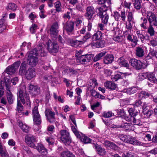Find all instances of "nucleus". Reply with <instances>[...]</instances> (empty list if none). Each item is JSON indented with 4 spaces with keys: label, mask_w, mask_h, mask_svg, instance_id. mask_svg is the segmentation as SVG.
<instances>
[{
    "label": "nucleus",
    "mask_w": 157,
    "mask_h": 157,
    "mask_svg": "<svg viewBox=\"0 0 157 157\" xmlns=\"http://www.w3.org/2000/svg\"><path fill=\"white\" fill-rule=\"evenodd\" d=\"M18 124L19 127L22 129L23 131L25 132H28L29 131V127L26 124H23L21 121H19L18 122Z\"/></svg>",
    "instance_id": "nucleus-34"
},
{
    "label": "nucleus",
    "mask_w": 157,
    "mask_h": 157,
    "mask_svg": "<svg viewBox=\"0 0 157 157\" xmlns=\"http://www.w3.org/2000/svg\"><path fill=\"white\" fill-rule=\"evenodd\" d=\"M67 74L69 76H71L72 75H75L77 72L76 70H75L71 68H69L67 69Z\"/></svg>",
    "instance_id": "nucleus-48"
},
{
    "label": "nucleus",
    "mask_w": 157,
    "mask_h": 157,
    "mask_svg": "<svg viewBox=\"0 0 157 157\" xmlns=\"http://www.w3.org/2000/svg\"><path fill=\"white\" fill-rule=\"evenodd\" d=\"M147 32L150 36H152L154 35V31L153 28L152 27V25H150L148 29Z\"/></svg>",
    "instance_id": "nucleus-57"
},
{
    "label": "nucleus",
    "mask_w": 157,
    "mask_h": 157,
    "mask_svg": "<svg viewBox=\"0 0 157 157\" xmlns=\"http://www.w3.org/2000/svg\"><path fill=\"white\" fill-rule=\"evenodd\" d=\"M91 46L93 47V48H102L105 45V42L104 41H100L99 42H97L96 43H92L90 44Z\"/></svg>",
    "instance_id": "nucleus-31"
},
{
    "label": "nucleus",
    "mask_w": 157,
    "mask_h": 157,
    "mask_svg": "<svg viewBox=\"0 0 157 157\" xmlns=\"http://www.w3.org/2000/svg\"><path fill=\"white\" fill-rule=\"evenodd\" d=\"M91 37V34L90 33L88 32L86 35L83 36V39H82V41H84V44L86 41L88 39H89Z\"/></svg>",
    "instance_id": "nucleus-55"
},
{
    "label": "nucleus",
    "mask_w": 157,
    "mask_h": 157,
    "mask_svg": "<svg viewBox=\"0 0 157 157\" xmlns=\"http://www.w3.org/2000/svg\"><path fill=\"white\" fill-rule=\"evenodd\" d=\"M6 24H0V33H1L6 28Z\"/></svg>",
    "instance_id": "nucleus-64"
},
{
    "label": "nucleus",
    "mask_w": 157,
    "mask_h": 157,
    "mask_svg": "<svg viewBox=\"0 0 157 157\" xmlns=\"http://www.w3.org/2000/svg\"><path fill=\"white\" fill-rule=\"evenodd\" d=\"M56 11L58 12H60L61 8L60 7L61 6V3L59 1H57L54 3Z\"/></svg>",
    "instance_id": "nucleus-44"
},
{
    "label": "nucleus",
    "mask_w": 157,
    "mask_h": 157,
    "mask_svg": "<svg viewBox=\"0 0 157 157\" xmlns=\"http://www.w3.org/2000/svg\"><path fill=\"white\" fill-rule=\"evenodd\" d=\"M28 56V62L32 67L35 66L38 61V54L36 50H32L27 54Z\"/></svg>",
    "instance_id": "nucleus-1"
},
{
    "label": "nucleus",
    "mask_w": 157,
    "mask_h": 157,
    "mask_svg": "<svg viewBox=\"0 0 157 157\" xmlns=\"http://www.w3.org/2000/svg\"><path fill=\"white\" fill-rule=\"evenodd\" d=\"M107 9L105 8L103 9L102 7H100L98 9L97 11L100 17L101 18L102 22L104 24L107 23L109 18L108 15L107 13Z\"/></svg>",
    "instance_id": "nucleus-5"
},
{
    "label": "nucleus",
    "mask_w": 157,
    "mask_h": 157,
    "mask_svg": "<svg viewBox=\"0 0 157 157\" xmlns=\"http://www.w3.org/2000/svg\"><path fill=\"white\" fill-rule=\"evenodd\" d=\"M118 62L120 65L126 67L128 66L127 60H125L123 57L120 58L118 60Z\"/></svg>",
    "instance_id": "nucleus-37"
},
{
    "label": "nucleus",
    "mask_w": 157,
    "mask_h": 157,
    "mask_svg": "<svg viewBox=\"0 0 157 157\" xmlns=\"http://www.w3.org/2000/svg\"><path fill=\"white\" fill-rule=\"evenodd\" d=\"M47 49H57L58 45L55 43H52L51 40H48L47 42Z\"/></svg>",
    "instance_id": "nucleus-29"
},
{
    "label": "nucleus",
    "mask_w": 157,
    "mask_h": 157,
    "mask_svg": "<svg viewBox=\"0 0 157 157\" xmlns=\"http://www.w3.org/2000/svg\"><path fill=\"white\" fill-rule=\"evenodd\" d=\"M25 76L28 80H30L36 76L35 70L33 68H29L26 72Z\"/></svg>",
    "instance_id": "nucleus-18"
},
{
    "label": "nucleus",
    "mask_w": 157,
    "mask_h": 157,
    "mask_svg": "<svg viewBox=\"0 0 157 157\" xmlns=\"http://www.w3.org/2000/svg\"><path fill=\"white\" fill-rule=\"evenodd\" d=\"M93 58L91 54H86L82 55L77 58L76 62L78 64H85L90 62Z\"/></svg>",
    "instance_id": "nucleus-6"
},
{
    "label": "nucleus",
    "mask_w": 157,
    "mask_h": 157,
    "mask_svg": "<svg viewBox=\"0 0 157 157\" xmlns=\"http://www.w3.org/2000/svg\"><path fill=\"white\" fill-rule=\"evenodd\" d=\"M104 86L106 88L111 90H115L117 87V84L111 81L105 82Z\"/></svg>",
    "instance_id": "nucleus-21"
},
{
    "label": "nucleus",
    "mask_w": 157,
    "mask_h": 157,
    "mask_svg": "<svg viewBox=\"0 0 157 157\" xmlns=\"http://www.w3.org/2000/svg\"><path fill=\"white\" fill-rule=\"evenodd\" d=\"M104 33L101 31H97L92 36V39L93 41L101 40L102 39V35Z\"/></svg>",
    "instance_id": "nucleus-22"
},
{
    "label": "nucleus",
    "mask_w": 157,
    "mask_h": 157,
    "mask_svg": "<svg viewBox=\"0 0 157 157\" xmlns=\"http://www.w3.org/2000/svg\"><path fill=\"white\" fill-rule=\"evenodd\" d=\"M26 87L23 86L19 90L17 94V96L20 98L22 103L24 104L25 103V100L27 104L28 105H30V102L29 94L26 92Z\"/></svg>",
    "instance_id": "nucleus-2"
},
{
    "label": "nucleus",
    "mask_w": 157,
    "mask_h": 157,
    "mask_svg": "<svg viewBox=\"0 0 157 157\" xmlns=\"http://www.w3.org/2000/svg\"><path fill=\"white\" fill-rule=\"evenodd\" d=\"M47 120L50 123H54L56 121V114L49 109H46L44 112Z\"/></svg>",
    "instance_id": "nucleus-7"
},
{
    "label": "nucleus",
    "mask_w": 157,
    "mask_h": 157,
    "mask_svg": "<svg viewBox=\"0 0 157 157\" xmlns=\"http://www.w3.org/2000/svg\"><path fill=\"white\" fill-rule=\"evenodd\" d=\"M32 114L34 122L36 124H40L41 123V120L37 106L34 107L32 110Z\"/></svg>",
    "instance_id": "nucleus-8"
},
{
    "label": "nucleus",
    "mask_w": 157,
    "mask_h": 157,
    "mask_svg": "<svg viewBox=\"0 0 157 157\" xmlns=\"http://www.w3.org/2000/svg\"><path fill=\"white\" fill-rule=\"evenodd\" d=\"M83 44L84 41H82V40H73L71 42V46L75 48L79 47Z\"/></svg>",
    "instance_id": "nucleus-33"
},
{
    "label": "nucleus",
    "mask_w": 157,
    "mask_h": 157,
    "mask_svg": "<svg viewBox=\"0 0 157 157\" xmlns=\"http://www.w3.org/2000/svg\"><path fill=\"white\" fill-rule=\"evenodd\" d=\"M128 112L129 113V115H128V126L134 125L140 126L142 125V122L139 120H135L134 117L136 116V114L134 112L133 109L132 108H130Z\"/></svg>",
    "instance_id": "nucleus-3"
},
{
    "label": "nucleus",
    "mask_w": 157,
    "mask_h": 157,
    "mask_svg": "<svg viewBox=\"0 0 157 157\" xmlns=\"http://www.w3.org/2000/svg\"><path fill=\"white\" fill-rule=\"evenodd\" d=\"M0 154L2 157H5L7 154L6 150L4 149L2 146L0 144Z\"/></svg>",
    "instance_id": "nucleus-45"
},
{
    "label": "nucleus",
    "mask_w": 157,
    "mask_h": 157,
    "mask_svg": "<svg viewBox=\"0 0 157 157\" xmlns=\"http://www.w3.org/2000/svg\"><path fill=\"white\" fill-rule=\"evenodd\" d=\"M7 17V14L6 13H5L2 15V17L0 20V24H6V23H4V21Z\"/></svg>",
    "instance_id": "nucleus-58"
},
{
    "label": "nucleus",
    "mask_w": 157,
    "mask_h": 157,
    "mask_svg": "<svg viewBox=\"0 0 157 157\" xmlns=\"http://www.w3.org/2000/svg\"><path fill=\"white\" fill-rule=\"evenodd\" d=\"M137 89L135 87H132L128 88V94H131L135 93L137 91Z\"/></svg>",
    "instance_id": "nucleus-51"
},
{
    "label": "nucleus",
    "mask_w": 157,
    "mask_h": 157,
    "mask_svg": "<svg viewBox=\"0 0 157 157\" xmlns=\"http://www.w3.org/2000/svg\"><path fill=\"white\" fill-rule=\"evenodd\" d=\"M117 114L119 117H123L125 116V113L123 109H117L116 110Z\"/></svg>",
    "instance_id": "nucleus-49"
},
{
    "label": "nucleus",
    "mask_w": 157,
    "mask_h": 157,
    "mask_svg": "<svg viewBox=\"0 0 157 157\" xmlns=\"http://www.w3.org/2000/svg\"><path fill=\"white\" fill-rule=\"evenodd\" d=\"M60 139L61 141L66 145L69 144L71 142V139L69 132L66 130L60 131Z\"/></svg>",
    "instance_id": "nucleus-4"
},
{
    "label": "nucleus",
    "mask_w": 157,
    "mask_h": 157,
    "mask_svg": "<svg viewBox=\"0 0 157 157\" xmlns=\"http://www.w3.org/2000/svg\"><path fill=\"white\" fill-rule=\"evenodd\" d=\"M17 8V6L15 4L11 3L7 5L6 9L8 10H10L14 11L16 10Z\"/></svg>",
    "instance_id": "nucleus-36"
},
{
    "label": "nucleus",
    "mask_w": 157,
    "mask_h": 157,
    "mask_svg": "<svg viewBox=\"0 0 157 157\" xmlns=\"http://www.w3.org/2000/svg\"><path fill=\"white\" fill-rule=\"evenodd\" d=\"M79 138L80 140L84 143L87 144L90 142L91 139L85 136L82 133H80L79 136L77 137Z\"/></svg>",
    "instance_id": "nucleus-25"
},
{
    "label": "nucleus",
    "mask_w": 157,
    "mask_h": 157,
    "mask_svg": "<svg viewBox=\"0 0 157 157\" xmlns=\"http://www.w3.org/2000/svg\"><path fill=\"white\" fill-rule=\"evenodd\" d=\"M104 5L101 7H102L103 9L106 8L107 9L108 8H110V6L111 4V0H105V3H104Z\"/></svg>",
    "instance_id": "nucleus-43"
},
{
    "label": "nucleus",
    "mask_w": 157,
    "mask_h": 157,
    "mask_svg": "<svg viewBox=\"0 0 157 157\" xmlns=\"http://www.w3.org/2000/svg\"><path fill=\"white\" fill-rule=\"evenodd\" d=\"M21 49H30L31 48V44L29 42H24L21 46Z\"/></svg>",
    "instance_id": "nucleus-41"
},
{
    "label": "nucleus",
    "mask_w": 157,
    "mask_h": 157,
    "mask_svg": "<svg viewBox=\"0 0 157 157\" xmlns=\"http://www.w3.org/2000/svg\"><path fill=\"white\" fill-rule=\"evenodd\" d=\"M113 16L115 20L118 21L120 19V14L117 12L116 11L114 12Z\"/></svg>",
    "instance_id": "nucleus-61"
},
{
    "label": "nucleus",
    "mask_w": 157,
    "mask_h": 157,
    "mask_svg": "<svg viewBox=\"0 0 157 157\" xmlns=\"http://www.w3.org/2000/svg\"><path fill=\"white\" fill-rule=\"evenodd\" d=\"M17 112L16 113V115L17 117H22L25 114L26 116L28 115L29 113L28 111H26L25 113L22 111L23 109V106L20 103V101L17 100Z\"/></svg>",
    "instance_id": "nucleus-10"
},
{
    "label": "nucleus",
    "mask_w": 157,
    "mask_h": 157,
    "mask_svg": "<svg viewBox=\"0 0 157 157\" xmlns=\"http://www.w3.org/2000/svg\"><path fill=\"white\" fill-rule=\"evenodd\" d=\"M74 23L72 21H67L63 26V31L67 33H72L74 30Z\"/></svg>",
    "instance_id": "nucleus-14"
},
{
    "label": "nucleus",
    "mask_w": 157,
    "mask_h": 157,
    "mask_svg": "<svg viewBox=\"0 0 157 157\" xmlns=\"http://www.w3.org/2000/svg\"><path fill=\"white\" fill-rule=\"evenodd\" d=\"M133 105H135L136 107H139L141 106H144L143 108H145L147 105H145V104L144 103H142L140 100L136 101Z\"/></svg>",
    "instance_id": "nucleus-46"
},
{
    "label": "nucleus",
    "mask_w": 157,
    "mask_h": 157,
    "mask_svg": "<svg viewBox=\"0 0 157 157\" xmlns=\"http://www.w3.org/2000/svg\"><path fill=\"white\" fill-rule=\"evenodd\" d=\"M29 92L33 96H36L40 93V88L36 85L30 84L29 87Z\"/></svg>",
    "instance_id": "nucleus-15"
},
{
    "label": "nucleus",
    "mask_w": 157,
    "mask_h": 157,
    "mask_svg": "<svg viewBox=\"0 0 157 157\" xmlns=\"http://www.w3.org/2000/svg\"><path fill=\"white\" fill-rule=\"evenodd\" d=\"M134 18L133 17L132 14V12H129L128 14V21H129L130 28L134 25L133 21Z\"/></svg>",
    "instance_id": "nucleus-40"
},
{
    "label": "nucleus",
    "mask_w": 157,
    "mask_h": 157,
    "mask_svg": "<svg viewBox=\"0 0 157 157\" xmlns=\"http://www.w3.org/2000/svg\"><path fill=\"white\" fill-rule=\"evenodd\" d=\"M103 116L105 117H112V113L111 112L109 111L107 112H104L103 113Z\"/></svg>",
    "instance_id": "nucleus-59"
},
{
    "label": "nucleus",
    "mask_w": 157,
    "mask_h": 157,
    "mask_svg": "<svg viewBox=\"0 0 157 157\" xmlns=\"http://www.w3.org/2000/svg\"><path fill=\"white\" fill-rule=\"evenodd\" d=\"M104 145L106 147H109L112 149H115L116 147L114 144L108 140H106L104 142Z\"/></svg>",
    "instance_id": "nucleus-38"
},
{
    "label": "nucleus",
    "mask_w": 157,
    "mask_h": 157,
    "mask_svg": "<svg viewBox=\"0 0 157 157\" xmlns=\"http://www.w3.org/2000/svg\"><path fill=\"white\" fill-rule=\"evenodd\" d=\"M136 54L138 57H141L144 56V51L143 50H136Z\"/></svg>",
    "instance_id": "nucleus-50"
},
{
    "label": "nucleus",
    "mask_w": 157,
    "mask_h": 157,
    "mask_svg": "<svg viewBox=\"0 0 157 157\" xmlns=\"http://www.w3.org/2000/svg\"><path fill=\"white\" fill-rule=\"evenodd\" d=\"M133 39H132V37L131 35H128V44H131V46L132 47H135L136 44V43L137 41V38L136 37L134 36H133Z\"/></svg>",
    "instance_id": "nucleus-28"
},
{
    "label": "nucleus",
    "mask_w": 157,
    "mask_h": 157,
    "mask_svg": "<svg viewBox=\"0 0 157 157\" xmlns=\"http://www.w3.org/2000/svg\"><path fill=\"white\" fill-rule=\"evenodd\" d=\"M61 157H75L71 152L68 151H64L61 153Z\"/></svg>",
    "instance_id": "nucleus-35"
},
{
    "label": "nucleus",
    "mask_w": 157,
    "mask_h": 157,
    "mask_svg": "<svg viewBox=\"0 0 157 157\" xmlns=\"http://www.w3.org/2000/svg\"><path fill=\"white\" fill-rule=\"evenodd\" d=\"M120 139L123 141L127 142H128V137L127 135H122L120 136Z\"/></svg>",
    "instance_id": "nucleus-62"
},
{
    "label": "nucleus",
    "mask_w": 157,
    "mask_h": 157,
    "mask_svg": "<svg viewBox=\"0 0 157 157\" xmlns=\"http://www.w3.org/2000/svg\"><path fill=\"white\" fill-rule=\"evenodd\" d=\"M90 82L91 83H92V84L90 85V86L91 87V88H94L95 86L98 85L97 80L95 78H93L90 80Z\"/></svg>",
    "instance_id": "nucleus-53"
},
{
    "label": "nucleus",
    "mask_w": 157,
    "mask_h": 157,
    "mask_svg": "<svg viewBox=\"0 0 157 157\" xmlns=\"http://www.w3.org/2000/svg\"><path fill=\"white\" fill-rule=\"evenodd\" d=\"M129 143L134 145L143 146L144 145L143 143L140 142L135 138L133 137H130Z\"/></svg>",
    "instance_id": "nucleus-30"
},
{
    "label": "nucleus",
    "mask_w": 157,
    "mask_h": 157,
    "mask_svg": "<svg viewBox=\"0 0 157 157\" xmlns=\"http://www.w3.org/2000/svg\"><path fill=\"white\" fill-rule=\"evenodd\" d=\"M121 75L119 74H116L114 76H112L111 77L112 80L114 82L117 81L119 79L121 78Z\"/></svg>",
    "instance_id": "nucleus-56"
},
{
    "label": "nucleus",
    "mask_w": 157,
    "mask_h": 157,
    "mask_svg": "<svg viewBox=\"0 0 157 157\" xmlns=\"http://www.w3.org/2000/svg\"><path fill=\"white\" fill-rule=\"evenodd\" d=\"M25 140L28 145L31 147H35V143H36L35 138L33 136L27 135L25 137Z\"/></svg>",
    "instance_id": "nucleus-16"
},
{
    "label": "nucleus",
    "mask_w": 157,
    "mask_h": 157,
    "mask_svg": "<svg viewBox=\"0 0 157 157\" xmlns=\"http://www.w3.org/2000/svg\"><path fill=\"white\" fill-rule=\"evenodd\" d=\"M147 72L140 74L138 76V79L140 80H142L145 78H147Z\"/></svg>",
    "instance_id": "nucleus-52"
},
{
    "label": "nucleus",
    "mask_w": 157,
    "mask_h": 157,
    "mask_svg": "<svg viewBox=\"0 0 157 157\" xmlns=\"http://www.w3.org/2000/svg\"><path fill=\"white\" fill-rule=\"evenodd\" d=\"M113 56L112 54H107L104 57V62L106 64L111 63L113 60Z\"/></svg>",
    "instance_id": "nucleus-27"
},
{
    "label": "nucleus",
    "mask_w": 157,
    "mask_h": 157,
    "mask_svg": "<svg viewBox=\"0 0 157 157\" xmlns=\"http://www.w3.org/2000/svg\"><path fill=\"white\" fill-rule=\"evenodd\" d=\"M94 147L98 154L101 155H104L106 154V151L104 148L98 144L95 145Z\"/></svg>",
    "instance_id": "nucleus-23"
},
{
    "label": "nucleus",
    "mask_w": 157,
    "mask_h": 157,
    "mask_svg": "<svg viewBox=\"0 0 157 157\" xmlns=\"http://www.w3.org/2000/svg\"><path fill=\"white\" fill-rule=\"evenodd\" d=\"M37 28V25L35 24H33L30 28V32L32 33H35Z\"/></svg>",
    "instance_id": "nucleus-54"
},
{
    "label": "nucleus",
    "mask_w": 157,
    "mask_h": 157,
    "mask_svg": "<svg viewBox=\"0 0 157 157\" xmlns=\"http://www.w3.org/2000/svg\"><path fill=\"white\" fill-rule=\"evenodd\" d=\"M130 64L137 70L141 69L143 66V63L139 60L132 59L129 61Z\"/></svg>",
    "instance_id": "nucleus-12"
},
{
    "label": "nucleus",
    "mask_w": 157,
    "mask_h": 157,
    "mask_svg": "<svg viewBox=\"0 0 157 157\" xmlns=\"http://www.w3.org/2000/svg\"><path fill=\"white\" fill-rule=\"evenodd\" d=\"M35 147L33 148L36 149L42 155H46L47 153V150L45 148L44 146L41 143H39L36 146L35 145Z\"/></svg>",
    "instance_id": "nucleus-19"
},
{
    "label": "nucleus",
    "mask_w": 157,
    "mask_h": 157,
    "mask_svg": "<svg viewBox=\"0 0 157 157\" xmlns=\"http://www.w3.org/2000/svg\"><path fill=\"white\" fill-rule=\"evenodd\" d=\"M7 91V99L9 104H11L13 103L14 100V98L12 94L10 91L9 88H8L7 85L6 86Z\"/></svg>",
    "instance_id": "nucleus-24"
},
{
    "label": "nucleus",
    "mask_w": 157,
    "mask_h": 157,
    "mask_svg": "<svg viewBox=\"0 0 157 157\" xmlns=\"http://www.w3.org/2000/svg\"><path fill=\"white\" fill-rule=\"evenodd\" d=\"M106 53L105 52H103L97 55L94 59V61L95 62L99 60L105 55Z\"/></svg>",
    "instance_id": "nucleus-39"
},
{
    "label": "nucleus",
    "mask_w": 157,
    "mask_h": 157,
    "mask_svg": "<svg viewBox=\"0 0 157 157\" xmlns=\"http://www.w3.org/2000/svg\"><path fill=\"white\" fill-rule=\"evenodd\" d=\"M82 24V21L80 19H77L76 22V26L78 29L81 27Z\"/></svg>",
    "instance_id": "nucleus-60"
},
{
    "label": "nucleus",
    "mask_w": 157,
    "mask_h": 157,
    "mask_svg": "<svg viewBox=\"0 0 157 157\" xmlns=\"http://www.w3.org/2000/svg\"><path fill=\"white\" fill-rule=\"evenodd\" d=\"M134 6L135 8L137 10L140 9L141 7L140 0H135Z\"/></svg>",
    "instance_id": "nucleus-42"
},
{
    "label": "nucleus",
    "mask_w": 157,
    "mask_h": 157,
    "mask_svg": "<svg viewBox=\"0 0 157 157\" xmlns=\"http://www.w3.org/2000/svg\"><path fill=\"white\" fill-rule=\"evenodd\" d=\"M27 64L25 62H23L21 63L19 70V74L21 75L25 74Z\"/></svg>",
    "instance_id": "nucleus-26"
},
{
    "label": "nucleus",
    "mask_w": 157,
    "mask_h": 157,
    "mask_svg": "<svg viewBox=\"0 0 157 157\" xmlns=\"http://www.w3.org/2000/svg\"><path fill=\"white\" fill-rule=\"evenodd\" d=\"M75 125V126L72 125L71 126L72 130L76 137H78L79 136L80 132H78L77 130V125L76 124V126Z\"/></svg>",
    "instance_id": "nucleus-47"
},
{
    "label": "nucleus",
    "mask_w": 157,
    "mask_h": 157,
    "mask_svg": "<svg viewBox=\"0 0 157 157\" xmlns=\"http://www.w3.org/2000/svg\"><path fill=\"white\" fill-rule=\"evenodd\" d=\"M58 28L59 26L57 22L54 23L51 28L50 29V35L54 40L56 39L57 38Z\"/></svg>",
    "instance_id": "nucleus-11"
},
{
    "label": "nucleus",
    "mask_w": 157,
    "mask_h": 157,
    "mask_svg": "<svg viewBox=\"0 0 157 157\" xmlns=\"http://www.w3.org/2000/svg\"><path fill=\"white\" fill-rule=\"evenodd\" d=\"M20 62L19 61L15 62L11 65L8 67L6 69V72L10 75L14 73L20 65Z\"/></svg>",
    "instance_id": "nucleus-9"
},
{
    "label": "nucleus",
    "mask_w": 157,
    "mask_h": 157,
    "mask_svg": "<svg viewBox=\"0 0 157 157\" xmlns=\"http://www.w3.org/2000/svg\"><path fill=\"white\" fill-rule=\"evenodd\" d=\"M149 56L151 55L152 56H155L157 59V50H153L148 54Z\"/></svg>",
    "instance_id": "nucleus-63"
},
{
    "label": "nucleus",
    "mask_w": 157,
    "mask_h": 157,
    "mask_svg": "<svg viewBox=\"0 0 157 157\" xmlns=\"http://www.w3.org/2000/svg\"><path fill=\"white\" fill-rule=\"evenodd\" d=\"M94 13V8L91 6H88L86 9V12L85 14V16L89 21L91 20Z\"/></svg>",
    "instance_id": "nucleus-17"
},
{
    "label": "nucleus",
    "mask_w": 157,
    "mask_h": 157,
    "mask_svg": "<svg viewBox=\"0 0 157 157\" xmlns=\"http://www.w3.org/2000/svg\"><path fill=\"white\" fill-rule=\"evenodd\" d=\"M150 96H151L152 97L151 93L144 91H141L139 93V97L140 99H141L143 98H147Z\"/></svg>",
    "instance_id": "nucleus-32"
},
{
    "label": "nucleus",
    "mask_w": 157,
    "mask_h": 157,
    "mask_svg": "<svg viewBox=\"0 0 157 157\" xmlns=\"http://www.w3.org/2000/svg\"><path fill=\"white\" fill-rule=\"evenodd\" d=\"M147 78L151 82L157 84V79L153 73L147 72Z\"/></svg>",
    "instance_id": "nucleus-20"
},
{
    "label": "nucleus",
    "mask_w": 157,
    "mask_h": 157,
    "mask_svg": "<svg viewBox=\"0 0 157 157\" xmlns=\"http://www.w3.org/2000/svg\"><path fill=\"white\" fill-rule=\"evenodd\" d=\"M147 17L150 25H157L156 17L155 14L151 11L147 12Z\"/></svg>",
    "instance_id": "nucleus-13"
}]
</instances>
